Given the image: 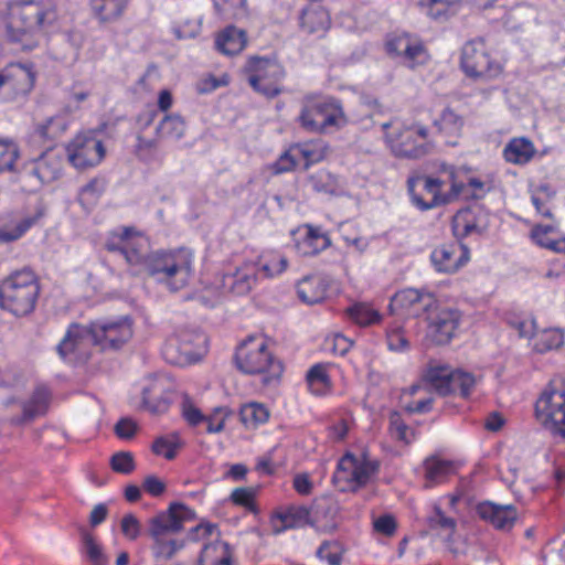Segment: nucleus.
<instances>
[{"instance_id": "nucleus-9", "label": "nucleus", "mask_w": 565, "mask_h": 565, "mask_svg": "<svg viewBox=\"0 0 565 565\" xmlns=\"http://www.w3.org/2000/svg\"><path fill=\"white\" fill-rule=\"evenodd\" d=\"M423 381L441 396L458 394L462 398L471 395L477 383L471 373L446 365H430L423 375Z\"/></svg>"}, {"instance_id": "nucleus-30", "label": "nucleus", "mask_w": 565, "mask_h": 565, "mask_svg": "<svg viewBox=\"0 0 565 565\" xmlns=\"http://www.w3.org/2000/svg\"><path fill=\"white\" fill-rule=\"evenodd\" d=\"M328 291L327 281L319 276H307L297 285L299 299L308 305L319 303L326 299Z\"/></svg>"}, {"instance_id": "nucleus-20", "label": "nucleus", "mask_w": 565, "mask_h": 565, "mask_svg": "<svg viewBox=\"0 0 565 565\" xmlns=\"http://www.w3.org/2000/svg\"><path fill=\"white\" fill-rule=\"evenodd\" d=\"M470 259L469 248L460 241L437 246L430 254V262L436 271L455 274Z\"/></svg>"}, {"instance_id": "nucleus-21", "label": "nucleus", "mask_w": 565, "mask_h": 565, "mask_svg": "<svg viewBox=\"0 0 565 565\" xmlns=\"http://www.w3.org/2000/svg\"><path fill=\"white\" fill-rule=\"evenodd\" d=\"M488 227V212L480 205L461 209L452 217L451 230L460 242L470 235H482Z\"/></svg>"}, {"instance_id": "nucleus-55", "label": "nucleus", "mask_w": 565, "mask_h": 565, "mask_svg": "<svg viewBox=\"0 0 565 565\" xmlns=\"http://www.w3.org/2000/svg\"><path fill=\"white\" fill-rule=\"evenodd\" d=\"M563 343V334L555 330H546L542 333L535 348L540 352L556 349Z\"/></svg>"}, {"instance_id": "nucleus-3", "label": "nucleus", "mask_w": 565, "mask_h": 565, "mask_svg": "<svg viewBox=\"0 0 565 565\" xmlns=\"http://www.w3.org/2000/svg\"><path fill=\"white\" fill-rule=\"evenodd\" d=\"M40 287L31 269L12 273L0 284V308L17 317L31 313L39 297Z\"/></svg>"}, {"instance_id": "nucleus-2", "label": "nucleus", "mask_w": 565, "mask_h": 565, "mask_svg": "<svg viewBox=\"0 0 565 565\" xmlns=\"http://www.w3.org/2000/svg\"><path fill=\"white\" fill-rule=\"evenodd\" d=\"M194 512L182 503H171L167 511L149 520L148 533L153 540L152 552L156 557L169 559L183 546L182 542L168 539L180 532L185 521L192 520Z\"/></svg>"}, {"instance_id": "nucleus-18", "label": "nucleus", "mask_w": 565, "mask_h": 565, "mask_svg": "<svg viewBox=\"0 0 565 565\" xmlns=\"http://www.w3.org/2000/svg\"><path fill=\"white\" fill-rule=\"evenodd\" d=\"M66 154L70 163L84 170L98 166L106 154L102 140L94 136L77 135L67 146Z\"/></svg>"}, {"instance_id": "nucleus-46", "label": "nucleus", "mask_w": 565, "mask_h": 565, "mask_svg": "<svg viewBox=\"0 0 565 565\" xmlns=\"http://www.w3.org/2000/svg\"><path fill=\"white\" fill-rule=\"evenodd\" d=\"M216 14L225 20L237 19L246 13V0H212Z\"/></svg>"}, {"instance_id": "nucleus-11", "label": "nucleus", "mask_w": 565, "mask_h": 565, "mask_svg": "<svg viewBox=\"0 0 565 565\" xmlns=\"http://www.w3.org/2000/svg\"><path fill=\"white\" fill-rule=\"evenodd\" d=\"M206 337L196 330L180 329L170 335L163 348L164 359L177 365L196 362L201 359Z\"/></svg>"}, {"instance_id": "nucleus-41", "label": "nucleus", "mask_w": 565, "mask_h": 565, "mask_svg": "<svg viewBox=\"0 0 565 565\" xmlns=\"http://www.w3.org/2000/svg\"><path fill=\"white\" fill-rule=\"evenodd\" d=\"M345 311L349 318L361 327L379 323L382 319L381 313L365 302H356Z\"/></svg>"}, {"instance_id": "nucleus-56", "label": "nucleus", "mask_w": 565, "mask_h": 565, "mask_svg": "<svg viewBox=\"0 0 565 565\" xmlns=\"http://www.w3.org/2000/svg\"><path fill=\"white\" fill-rule=\"evenodd\" d=\"M120 530L125 537L136 541L141 534V524L134 514L128 513L121 519Z\"/></svg>"}, {"instance_id": "nucleus-12", "label": "nucleus", "mask_w": 565, "mask_h": 565, "mask_svg": "<svg viewBox=\"0 0 565 565\" xmlns=\"http://www.w3.org/2000/svg\"><path fill=\"white\" fill-rule=\"evenodd\" d=\"M460 64L466 75L471 78L491 79L498 77L502 72L501 64L490 57L482 39L465 43Z\"/></svg>"}, {"instance_id": "nucleus-42", "label": "nucleus", "mask_w": 565, "mask_h": 565, "mask_svg": "<svg viewBox=\"0 0 565 565\" xmlns=\"http://www.w3.org/2000/svg\"><path fill=\"white\" fill-rule=\"evenodd\" d=\"M292 150H297V154L305 160L303 168L307 170L326 158L328 147L322 141H310L295 145Z\"/></svg>"}, {"instance_id": "nucleus-53", "label": "nucleus", "mask_w": 565, "mask_h": 565, "mask_svg": "<svg viewBox=\"0 0 565 565\" xmlns=\"http://www.w3.org/2000/svg\"><path fill=\"white\" fill-rule=\"evenodd\" d=\"M313 510L316 514L333 520L339 513V504L331 497H321L315 500Z\"/></svg>"}, {"instance_id": "nucleus-25", "label": "nucleus", "mask_w": 565, "mask_h": 565, "mask_svg": "<svg viewBox=\"0 0 565 565\" xmlns=\"http://www.w3.org/2000/svg\"><path fill=\"white\" fill-rule=\"evenodd\" d=\"M386 51L390 55L403 56L411 66L414 65L422 55L425 54L424 44L409 34H395L387 39Z\"/></svg>"}, {"instance_id": "nucleus-48", "label": "nucleus", "mask_w": 565, "mask_h": 565, "mask_svg": "<svg viewBox=\"0 0 565 565\" xmlns=\"http://www.w3.org/2000/svg\"><path fill=\"white\" fill-rule=\"evenodd\" d=\"M19 156L20 152L17 143L12 140L0 139V173L17 171L15 161Z\"/></svg>"}, {"instance_id": "nucleus-47", "label": "nucleus", "mask_w": 565, "mask_h": 565, "mask_svg": "<svg viewBox=\"0 0 565 565\" xmlns=\"http://www.w3.org/2000/svg\"><path fill=\"white\" fill-rule=\"evenodd\" d=\"M39 220V215L28 216L18 221L12 227L0 226V243H11L19 239Z\"/></svg>"}, {"instance_id": "nucleus-52", "label": "nucleus", "mask_w": 565, "mask_h": 565, "mask_svg": "<svg viewBox=\"0 0 565 565\" xmlns=\"http://www.w3.org/2000/svg\"><path fill=\"white\" fill-rule=\"evenodd\" d=\"M288 260L279 254L270 255L260 266V271L268 278L275 277L286 270Z\"/></svg>"}, {"instance_id": "nucleus-64", "label": "nucleus", "mask_w": 565, "mask_h": 565, "mask_svg": "<svg viewBox=\"0 0 565 565\" xmlns=\"http://www.w3.org/2000/svg\"><path fill=\"white\" fill-rule=\"evenodd\" d=\"M374 529L376 532L391 536L396 531L395 519L390 514H384L374 521Z\"/></svg>"}, {"instance_id": "nucleus-5", "label": "nucleus", "mask_w": 565, "mask_h": 565, "mask_svg": "<svg viewBox=\"0 0 565 565\" xmlns=\"http://www.w3.org/2000/svg\"><path fill=\"white\" fill-rule=\"evenodd\" d=\"M448 178L451 188L447 193H441L445 180L426 175L409 178L407 186L413 204L420 211H427L455 201L463 191L465 184L456 181L452 167L449 169Z\"/></svg>"}, {"instance_id": "nucleus-32", "label": "nucleus", "mask_w": 565, "mask_h": 565, "mask_svg": "<svg viewBox=\"0 0 565 565\" xmlns=\"http://www.w3.org/2000/svg\"><path fill=\"white\" fill-rule=\"evenodd\" d=\"M247 44V36L244 30L236 26H227L215 40L216 49L226 55L241 53Z\"/></svg>"}, {"instance_id": "nucleus-62", "label": "nucleus", "mask_w": 565, "mask_h": 565, "mask_svg": "<svg viewBox=\"0 0 565 565\" xmlns=\"http://www.w3.org/2000/svg\"><path fill=\"white\" fill-rule=\"evenodd\" d=\"M295 152L297 153V150H292V147H291L288 151H285L279 157V159L275 163V172L276 173L288 172L296 168L297 157H296Z\"/></svg>"}, {"instance_id": "nucleus-28", "label": "nucleus", "mask_w": 565, "mask_h": 565, "mask_svg": "<svg viewBox=\"0 0 565 565\" xmlns=\"http://www.w3.org/2000/svg\"><path fill=\"white\" fill-rule=\"evenodd\" d=\"M427 525L444 540L454 555L458 554V550L452 546L457 529V521L454 518L447 516L439 505H434L431 513L427 516Z\"/></svg>"}, {"instance_id": "nucleus-24", "label": "nucleus", "mask_w": 565, "mask_h": 565, "mask_svg": "<svg viewBox=\"0 0 565 565\" xmlns=\"http://www.w3.org/2000/svg\"><path fill=\"white\" fill-rule=\"evenodd\" d=\"M171 404L170 392L164 381L149 379L142 387V407L153 414L166 413Z\"/></svg>"}, {"instance_id": "nucleus-63", "label": "nucleus", "mask_w": 565, "mask_h": 565, "mask_svg": "<svg viewBox=\"0 0 565 565\" xmlns=\"http://www.w3.org/2000/svg\"><path fill=\"white\" fill-rule=\"evenodd\" d=\"M115 434L120 439H130L137 431V424L131 418H121L115 425Z\"/></svg>"}, {"instance_id": "nucleus-27", "label": "nucleus", "mask_w": 565, "mask_h": 565, "mask_svg": "<svg viewBox=\"0 0 565 565\" xmlns=\"http://www.w3.org/2000/svg\"><path fill=\"white\" fill-rule=\"evenodd\" d=\"M35 82L31 66L21 63L10 64L0 72V88L10 85L19 92H29Z\"/></svg>"}, {"instance_id": "nucleus-6", "label": "nucleus", "mask_w": 565, "mask_h": 565, "mask_svg": "<svg viewBox=\"0 0 565 565\" xmlns=\"http://www.w3.org/2000/svg\"><path fill=\"white\" fill-rule=\"evenodd\" d=\"M297 120L311 134H324L330 128L340 129L347 124L341 102L332 97H307Z\"/></svg>"}, {"instance_id": "nucleus-60", "label": "nucleus", "mask_w": 565, "mask_h": 565, "mask_svg": "<svg viewBox=\"0 0 565 565\" xmlns=\"http://www.w3.org/2000/svg\"><path fill=\"white\" fill-rule=\"evenodd\" d=\"M105 190V183L100 179H92L88 183L82 186L79 196L82 200L93 201L96 200Z\"/></svg>"}, {"instance_id": "nucleus-19", "label": "nucleus", "mask_w": 565, "mask_h": 565, "mask_svg": "<svg viewBox=\"0 0 565 565\" xmlns=\"http://www.w3.org/2000/svg\"><path fill=\"white\" fill-rule=\"evenodd\" d=\"M380 462L371 460L365 452L358 459L351 454H347L339 462L334 473V480L348 479L353 483V488L363 487L377 473Z\"/></svg>"}, {"instance_id": "nucleus-58", "label": "nucleus", "mask_w": 565, "mask_h": 565, "mask_svg": "<svg viewBox=\"0 0 565 565\" xmlns=\"http://www.w3.org/2000/svg\"><path fill=\"white\" fill-rule=\"evenodd\" d=\"M255 491L252 488H236L232 494L231 500L237 504L242 505L249 511H255Z\"/></svg>"}, {"instance_id": "nucleus-45", "label": "nucleus", "mask_w": 565, "mask_h": 565, "mask_svg": "<svg viewBox=\"0 0 565 565\" xmlns=\"http://www.w3.org/2000/svg\"><path fill=\"white\" fill-rule=\"evenodd\" d=\"M309 390L316 395H322L330 388V377L323 364H316L306 375Z\"/></svg>"}, {"instance_id": "nucleus-35", "label": "nucleus", "mask_w": 565, "mask_h": 565, "mask_svg": "<svg viewBox=\"0 0 565 565\" xmlns=\"http://www.w3.org/2000/svg\"><path fill=\"white\" fill-rule=\"evenodd\" d=\"M50 398V390L44 385L38 386L30 399L22 404V420L29 422L43 415L49 407Z\"/></svg>"}, {"instance_id": "nucleus-8", "label": "nucleus", "mask_w": 565, "mask_h": 565, "mask_svg": "<svg viewBox=\"0 0 565 565\" xmlns=\"http://www.w3.org/2000/svg\"><path fill=\"white\" fill-rule=\"evenodd\" d=\"M535 416L554 435L565 438V385L551 380L535 403Z\"/></svg>"}, {"instance_id": "nucleus-33", "label": "nucleus", "mask_w": 565, "mask_h": 565, "mask_svg": "<svg viewBox=\"0 0 565 565\" xmlns=\"http://www.w3.org/2000/svg\"><path fill=\"white\" fill-rule=\"evenodd\" d=\"M130 0H90V7L94 15L102 23L115 22L119 20Z\"/></svg>"}, {"instance_id": "nucleus-1", "label": "nucleus", "mask_w": 565, "mask_h": 565, "mask_svg": "<svg viewBox=\"0 0 565 565\" xmlns=\"http://www.w3.org/2000/svg\"><path fill=\"white\" fill-rule=\"evenodd\" d=\"M104 246L122 257L131 275L148 274L171 291L184 288L192 275L193 255L189 249L149 254L148 238L134 226L111 231Z\"/></svg>"}, {"instance_id": "nucleus-26", "label": "nucleus", "mask_w": 565, "mask_h": 565, "mask_svg": "<svg viewBox=\"0 0 565 565\" xmlns=\"http://www.w3.org/2000/svg\"><path fill=\"white\" fill-rule=\"evenodd\" d=\"M256 268L246 264L222 277V287L236 296L247 295L256 282Z\"/></svg>"}, {"instance_id": "nucleus-59", "label": "nucleus", "mask_w": 565, "mask_h": 565, "mask_svg": "<svg viewBox=\"0 0 565 565\" xmlns=\"http://www.w3.org/2000/svg\"><path fill=\"white\" fill-rule=\"evenodd\" d=\"M451 4L450 0H427V14L435 20L447 19Z\"/></svg>"}, {"instance_id": "nucleus-49", "label": "nucleus", "mask_w": 565, "mask_h": 565, "mask_svg": "<svg viewBox=\"0 0 565 565\" xmlns=\"http://www.w3.org/2000/svg\"><path fill=\"white\" fill-rule=\"evenodd\" d=\"M316 555L329 565H341L342 548L337 541H324L317 550Z\"/></svg>"}, {"instance_id": "nucleus-31", "label": "nucleus", "mask_w": 565, "mask_h": 565, "mask_svg": "<svg viewBox=\"0 0 565 565\" xmlns=\"http://www.w3.org/2000/svg\"><path fill=\"white\" fill-rule=\"evenodd\" d=\"M330 14L322 7L306 9L300 17V28L308 34L322 36L330 28Z\"/></svg>"}, {"instance_id": "nucleus-17", "label": "nucleus", "mask_w": 565, "mask_h": 565, "mask_svg": "<svg viewBox=\"0 0 565 565\" xmlns=\"http://www.w3.org/2000/svg\"><path fill=\"white\" fill-rule=\"evenodd\" d=\"M94 345L102 351H117L132 337L131 320L127 317L118 320L90 322Z\"/></svg>"}, {"instance_id": "nucleus-22", "label": "nucleus", "mask_w": 565, "mask_h": 565, "mask_svg": "<svg viewBox=\"0 0 565 565\" xmlns=\"http://www.w3.org/2000/svg\"><path fill=\"white\" fill-rule=\"evenodd\" d=\"M62 158L52 151L44 152L39 158L23 164L21 179L34 178L39 185L51 183L58 179L62 171Z\"/></svg>"}, {"instance_id": "nucleus-4", "label": "nucleus", "mask_w": 565, "mask_h": 565, "mask_svg": "<svg viewBox=\"0 0 565 565\" xmlns=\"http://www.w3.org/2000/svg\"><path fill=\"white\" fill-rule=\"evenodd\" d=\"M235 362L245 374H264L265 384L278 380L282 373V364L274 359L268 351L266 340L260 337H248L237 348Z\"/></svg>"}, {"instance_id": "nucleus-40", "label": "nucleus", "mask_w": 565, "mask_h": 565, "mask_svg": "<svg viewBox=\"0 0 565 565\" xmlns=\"http://www.w3.org/2000/svg\"><path fill=\"white\" fill-rule=\"evenodd\" d=\"M185 122L177 114L167 115L156 128V135L160 139L179 140L184 136Z\"/></svg>"}, {"instance_id": "nucleus-38", "label": "nucleus", "mask_w": 565, "mask_h": 565, "mask_svg": "<svg viewBox=\"0 0 565 565\" xmlns=\"http://www.w3.org/2000/svg\"><path fill=\"white\" fill-rule=\"evenodd\" d=\"M199 565H233V557L227 543L207 544L201 552Z\"/></svg>"}, {"instance_id": "nucleus-10", "label": "nucleus", "mask_w": 565, "mask_h": 565, "mask_svg": "<svg viewBox=\"0 0 565 565\" xmlns=\"http://www.w3.org/2000/svg\"><path fill=\"white\" fill-rule=\"evenodd\" d=\"M245 71L255 92L267 98H274L281 93L280 83L286 72L276 58L252 56L246 63Z\"/></svg>"}, {"instance_id": "nucleus-36", "label": "nucleus", "mask_w": 565, "mask_h": 565, "mask_svg": "<svg viewBox=\"0 0 565 565\" xmlns=\"http://www.w3.org/2000/svg\"><path fill=\"white\" fill-rule=\"evenodd\" d=\"M535 148L526 138H514L504 148L503 156L508 162L525 164L534 156Z\"/></svg>"}, {"instance_id": "nucleus-34", "label": "nucleus", "mask_w": 565, "mask_h": 565, "mask_svg": "<svg viewBox=\"0 0 565 565\" xmlns=\"http://www.w3.org/2000/svg\"><path fill=\"white\" fill-rule=\"evenodd\" d=\"M308 518L309 509L307 507H290L273 520V532L280 534L288 529L299 527L307 522Z\"/></svg>"}, {"instance_id": "nucleus-61", "label": "nucleus", "mask_w": 565, "mask_h": 565, "mask_svg": "<svg viewBox=\"0 0 565 565\" xmlns=\"http://www.w3.org/2000/svg\"><path fill=\"white\" fill-rule=\"evenodd\" d=\"M182 415L191 426H196L205 420L202 412L188 397L182 402Z\"/></svg>"}, {"instance_id": "nucleus-43", "label": "nucleus", "mask_w": 565, "mask_h": 565, "mask_svg": "<svg viewBox=\"0 0 565 565\" xmlns=\"http://www.w3.org/2000/svg\"><path fill=\"white\" fill-rule=\"evenodd\" d=\"M183 443L178 433H171L156 438L152 443L151 450L157 456H163L168 460H172L177 456L178 449Z\"/></svg>"}, {"instance_id": "nucleus-13", "label": "nucleus", "mask_w": 565, "mask_h": 565, "mask_svg": "<svg viewBox=\"0 0 565 565\" xmlns=\"http://www.w3.org/2000/svg\"><path fill=\"white\" fill-rule=\"evenodd\" d=\"M392 152L399 158L419 159L431 149L428 129L423 126L405 127L398 131L386 132Z\"/></svg>"}, {"instance_id": "nucleus-16", "label": "nucleus", "mask_w": 565, "mask_h": 565, "mask_svg": "<svg viewBox=\"0 0 565 565\" xmlns=\"http://www.w3.org/2000/svg\"><path fill=\"white\" fill-rule=\"evenodd\" d=\"M462 313L457 308L441 306L436 299V307L426 315L427 332L438 345L448 344L457 333Z\"/></svg>"}, {"instance_id": "nucleus-50", "label": "nucleus", "mask_w": 565, "mask_h": 565, "mask_svg": "<svg viewBox=\"0 0 565 565\" xmlns=\"http://www.w3.org/2000/svg\"><path fill=\"white\" fill-rule=\"evenodd\" d=\"M390 431L393 438L404 441L406 444L411 443L413 431L405 424L399 413L394 412L390 416Z\"/></svg>"}, {"instance_id": "nucleus-54", "label": "nucleus", "mask_w": 565, "mask_h": 565, "mask_svg": "<svg viewBox=\"0 0 565 565\" xmlns=\"http://www.w3.org/2000/svg\"><path fill=\"white\" fill-rule=\"evenodd\" d=\"M435 125L449 132H457L463 126V119L457 115L451 108H445L440 115V119L435 121Z\"/></svg>"}, {"instance_id": "nucleus-51", "label": "nucleus", "mask_w": 565, "mask_h": 565, "mask_svg": "<svg viewBox=\"0 0 565 565\" xmlns=\"http://www.w3.org/2000/svg\"><path fill=\"white\" fill-rule=\"evenodd\" d=\"M110 467L115 472L129 475L135 468L134 456L129 451H119L111 456Z\"/></svg>"}, {"instance_id": "nucleus-23", "label": "nucleus", "mask_w": 565, "mask_h": 565, "mask_svg": "<svg viewBox=\"0 0 565 565\" xmlns=\"http://www.w3.org/2000/svg\"><path fill=\"white\" fill-rule=\"evenodd\" d=\"M478 516L495 530L509 532L518 520V510L513 504H497L483 501L476 507Z\"/></svg>"}, {"instance_id": "nucleus-44", "label": "nucleus", "mask_w": 565, "mask_h": 565, "mask_svg": "<svg viewBox=\"0 0 565 565\" xmlns=\"http://www.w3.org/2000/svg\"><path fill=\"white\" fill-rule=\"evenodd\" d=\"M239 417L247 428H255L267 422L269 413L263 404L248 403L242 406Z\"/></svg>"}, {"instance_id": "nucleus-29", "label": "nucleus", "mask_w": 565, "mask_h": 565, "mask_svg": "<svg viewBox=\"0 0 565 565\" xmlns=\"http://www.w3.org/2000/svg\"><path fill=\"white\" fill-rule=\"evenodd\" d=\"M426 488L445 482L456 473L455 462L437 456H431L424 461Z\"/></svg>"}, {"instance_id": "nucleus-39", "label": "nucleus", "mask_w": 565, "mask_h": 565, "mask_svg": "<svg viewBox=\"0 0 565 565\" xmlns=\"http://www.w3.org/2000/svg\"><path fill=\"white\" fill-rule=\"evenodd\" d=\"M82 553L90 565H108L109 559L104 553L103 546L87 530L81 531Z\"/></svg>"}, {"instance_id": "nucleus-14", "label": "nucleus", "mask_w": 565, "mask_h": 565, "mask_svg": "<svg viewBox=\"0 0 565 565\" xmlns=\"http://www.w3.org/2000/svg\"><path fill=\"white\" fill-rule=\"evenodd\" d=\"M92 345H94V339L90 326L71 323L63 339L56 345V352L66 363L84 364L90 359Z\"/></svg>"}, {"instance_id": "nucleus-15", "label": "nucleus", "mask_w": 565, "mask_h": 565, "mask_svg": "<svg viewBox=\"0 0 565 565\" xmlns=\"http://www.w3.org/2000/svg\"><path fill=\"white\" fill-rule=\"evenodd\" d=\"M436 299L435 294L427 289L405 288L394 294L388 309L392 315L418 318L436 307Z\"/></svg>"}, {"instance_id": "nucleus-57", "label": "nucleus", "mask_w": 565, "mask_h": 565, "mask_svg": "<svg viewBox=\"0 0 565 565\" xmlns=\"http://www.w3.org/2000/svg\"><path fill=\"white\" fill-rule=\"evenodd\" d=\"M386 340L391 351H404L408 348V340L399 327L387 329Z\"/></svg>"}, {"instance_id": "nucleus-7", "label": "nucleus", "mask_w": 565, "mask_h": 565, "mask_svg": "<svg viewBox=\"0 0 565 565\" xmlns=\"http://www.w3.org/2000/svg\"><path fill=\"white\" fill-rule=\"evenodd\" d=\"M20 20L24 28H17L9 23L6 34L10 42L25 44L29 33L34 30L49 28L57 20L56 7L53 0H31L24 3L20 10Z\"/></svg>"}, {"instance_id": "nucleus-37", "label": "nucleus", "mask_w": 565, "mask_h": 565, "mask_svg": "<svg viewBox=\"0 0 565 565\" xmlns=\"http://www.w3.org/2000/svg\"><path fill=\"white\" fill-rule=\"evenodd\" d=\"M330 243V238L326 234L309 226L303 238L297 243V249L303 256H313L324 250Z\"/></svg>"}]
</instances>
